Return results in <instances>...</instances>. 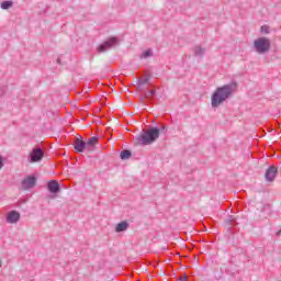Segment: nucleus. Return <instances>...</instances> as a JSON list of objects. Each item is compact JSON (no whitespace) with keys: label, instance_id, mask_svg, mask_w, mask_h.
<instances>
[{"label":"nucleus","instance_id":"24","mask_svg":"<svg viewBox=\"0 0 281 281\" xmlns=\"http://www.w3.org/2000/svg\"><path fill=\"white\" fill-rule=\"evenodd\" d=\"M3 267V261L0 259V269Z\"/></svg>","mask_w":281,"mask_h":281},{"label":"nucleus","instance_id":"11","mask_svg":"<svg viewBox=\"0 0 281 281\" xmlns=\"http://www.w3.org/2000/svg\"><path fill=\"white\" fill-rule=\"evenodd\" d=\"M85 144L86 142L80 139V138H76L75 140V145L74 148L77 153H85Z\"/></svg>","mask_w":281,"mask_h":281},{"label":"nucleus","instance_id":"8","mask_svg":"<svg viewBox=\"0 0 281 281\" xmlns=\"http://www.w3.org/2000/svg\"><path fill=\"white\" fill-rule=\"evenodd\" d=\"M21 220V214L16 211H11L8 213L7 215V223H19V221Z\"/></svg>","mask_w":281,"mask_h":281},{"label":"nucleus","instance_id":"4","mask_svg":"<svg viewBox=\"0 0 281 281\" xmlns=\"http://www.w3.org/2000/svg\"><path fill=\"white\" fill-rule=\"evenodd\" d=\"M43 157H45V151H43L42 148L40 147L33 148L30 154L31 164H36L38 161H42Z\"/></svg>","mask_w":281,"mask_h":281},{"label":"nucleus","instance_id":"18","mask_svg":"<svg viewBox=\"0 0 281 281\" xmlns=\"http://www.w3.org/2000/svg\"><path fill=\"white\" fill-rule=\"evenodd\" d=\"M226 223H228V225H234V223H236V216L229 215Z\"/></svg>","mask_w":281,"mask_h":281},{"label":"nucleus","instance_id":"1","mask_svg":"<svg viewBox=\"0 0 281 281\" xmlns=\"http://www.w3.org/2000/svg\"><path fill=\"white\" fill-rule=\"evenodd\" d=\"M236 89H238V82L236 81L218 87L212 94L211 106L213 109H218V106H221V104L224 103L225 100L232 98Z\"/></svg>","mask_w":281,"mask_h":281},{"label":"nucleus","instance_id":"17","mask_svg":"<svg viewBox=\"0 0 281 281\" xmlns=\"http://www.w3.org/2000/svg\"><path fill=\"white\" fill-rule=\"evenodd\" d=\"M149 81H150L149 77H143L138 80V85L142 87V85H148Z\"/></svg>","mask_w":281,"mask_h":281},{"label":"nucleus","instance_id":"22","mask_svg":"<svg viewBox=\"0 0 281 281\" xmlns=\"http://www.w3.org/2000/svg\"><path fill=\"white\" fill-rule=\"evenodd\" d=\"M3 168V158L0 156V170Z\"/></svg>","mask_w":281,"mask_h":281},{"label":"nucleus","instance_id":"15","mask_svg":"<svg viewBox=\"0 0 281 281\" xmlns=\"http://www.w3.org/2000/svg\"><path fill=\"white\" fill-rule=\"evenodd\" d=\"M12 5H13L12 1H3V2H1L2 10H10V8H12Z\"/></svg>","mask_w":281,"mask_h":281},{"label":"nucleus","instance_id":"5","mask_svg":"<svg viewBox=\"0 0 281 281\" xmlns=\"http://www.w3.org/2000/svg\"><path fill=\"white\" fill-rule=\"evenodd\" d=\"M114 45H117V37H110L108 41H105L103 44L98 46V52L100 54L111 49V47H114Z\"/></svg>","mask_w":281,"mask_h":281},{"label":"nucleus","instance_id":"25","mask_svg":"<svg viewBox=\"0 0 281 281\" xmlns=\"http://www.w3.org/2000/svg\"><path fill=\"white\" fill-rule=\"evenodd\" d=\"M277 236H281V231L277 232Z\"/></svg>","mask_w":281,"mask_h":281},{"label":"nucleus","instance_id":"26","mask_svg":"<svg viewBox=\"0 0 281 281\" xmlns=\"http://www.w3.org/2000/svg\"><path fill=\"white\" fill-rule=\"evenodd\" d=\"M57 63H60V58L57 59Z\"/></svg>","mask_w":281,"mask_h":281},{"label":"nucleus","instance_id":"2","mask_svg":"<svg viewBox=\"0 0 281 281\" xmlns=\"http://www.w3.org/2000/svg\"><path fill=\"white\" fill-rule=\"evenodd\" d=\"M159 128L157 127H149L146 131H143V134L138 137V144L142 146H148L149 144H154L159 139Z\"/></svg>","mask_w":281,"mask_h":281},{"label":"nucleus","instance_id":"7","mask_svg":"<svg viewBox=\"0 0 281 281\" xmlns=\"http://www.w3.org/2000/svg\"><path fill=\"white\" fill-rule=\"evenodd\" d=\"M95 144H98V137H90L85 144V150H87V153H93L95 149Z\"/></svg>","mask_w":281,"mask_h":281},{"label":"nucleus","instance_id":"21","mask_svg":"<svg viewBox=\"0 0 281 281\" xmlns=\"http://www.w3.org/2000/svg\"><path fill=\"white\" fill-rule=\"evenodd\" d=\"M178 281H188V276H181Z\"/></svg>","mask_w":281,"mask_h":281},{"label":"nucleus","instance_id":"16","mask_svg":"<svg viewBox=\"0 0 281 281\" xmlns=\"http://www.w3.org/2000/svg\"><path fill=\"white\" fill-rule=\"evenodd\" d=\"M155 92H156L155 89H151L146 91L144 95L147 100H153V98H155Z\"/></svg>","mask_w":281,"mask_h":281},{"label":"nucleus","instance_id":"19","mask_svg":"<svg viewBox=\"0 0 281 281\" xmlns=\"http://www.w3.org/2000/svg\"><path fill=\"white\" fill-rule=\"evenodd\" d=\"M150 56H153V50L147 49V50H145V52L143 53V55L140 56V58H148V57H150Z\"/></svg>","mask_w":281,"mask_h":281},{"label":"nucleus","instance_id":"3","mask_svg":"<svg viewBox=\"0 0 281 281\" xmlns=\"http://www.w3.org/2000/svg\"><path fill=\"white\" fill-rule=\"evenodd\" d=\"M257 54H267L271 49V41L267 37H259L254 42Z\"/></svg>","mask_w":281,"mask_h":281},{"label":"nucleus","instance_id":"12","mask_svg":"<svg viewBox=\"0 0 281 281\" xmlns=\"http://www.w3.org/2000/svg\"><path fill=\"white\" fill-rule=\"evenodd\" d=\"M126 229H128V222L123 221V222L116 224L115 232L117 234H120L122 232H126Z\"/></svg>","mask_w":281,"mask_h":281},{"label":"nucleus","instance_id":"23","mask_svg":"<svg viewBox=\"0 0 281 281\" xmlns=\"http://www.w3.org/2000/svg\"><path fill=\"white\" fill-rule=\"evenodd\" d=\"M161 131H168V127H166V125H161Z\"/></svg>","mask_w":281,"mask_h":281},{"label":"nucleus","instance_id":"14","mask_svg":"<svg viewBox=\"0 0 281 281\" xmlns=\"http://www.w3.org/2000/svg\"><path fill=\"white\" fill-rule=\"evenodd\" d=\"M132 155L133 154L131 153V150L124 149L123 151H121L120 157L121 159L126 160V159H131Z\"/></svg>","mask_w":281,"mask_h":281},{"label":"nucleus","instance_id":"10","mask_svg":"<svg viewBox=\"0 0 281 281\" xmlns=\"http://www.w3.org/2000/svg\"><path fill=\"white\" fill-rule=\"evenodd\" d=\"M276 175H278V168H276V166H271L267 169L265 177L268 181H273L276 179Z\"/></svg>","mask_w":281,"mask_h":281},{"label":"nucleus","instance_id":"13","mask_svg":"<svg viewBox=\"0 0 281 281\" xmlns=\"http://www.w3.org/2000/svg\"><path fill=\"white\" fill-rule=\"evenodd\" d=\"M193 54H194V56H199L200 58H202V56H205V48H203L201 46H194Z\"/></svg>","mask_w":281,"mask_h":281},{"label":"nucleus","instance_id":"9","mask_svg":"<svg viewBox=\"0 0 281 281\" xmlns=\"http://www.w3.org/2000/svg\"><path fill=\"white\" fill-rule=\"evenodd\" d=\"M47 189L52 194H58V192H60V184L56 180H50L47 184Z\"/></svg>","mask_w":281,"mask_h":281},{"label":"nucleus","instance_id":"6","mask_svg":"<svg viewBox=\"0 0 281 281\" xmlns=\"http://www.w3.org/2000/svg\"><path fill=\"white\" fill-rule=\"evenodd\" d=\"M36 186V177L34 176H27L22 181V188L23 190H32Z\"/></svg>","mask_w":281,"mask_h":281},{"label":"nucleus","instance_id":"20","mask_svg":"<svg viewBox=\"0 0 281 281\" xmlns=\"http://www.w3.org/2000/svg\"><path fill=\"white\" fill-rule=\"evenodd\" d=\"M261 32L262 34H269V26L267 25L261 26Z\"/></svg>","mask_w":281,"mask_h":281}]
</instances>
